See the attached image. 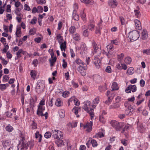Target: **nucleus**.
<instances>
[{
    "instance_id": "1",
    "label": "nucleus",
    "mask_w": 150,
    "mask_h": 150,
    "mask_svg": "<svg viewBox=\"0 0 150 150\" xmlns=\"http://www.w3.org/2000/svg\"><path fill=\"white\" fill-rule=\"evenodd\" d=\"M26 135L24 133H21V139L19 141V145L21 146V150H27L28 146V143H25L24 141L25 140Z\"/></svg>"
},
{
    "instance_id": "2",
    "label": "nucleus",
    "mask_w": 150,
    "mask_h": 150,
    "mask_svg": "<svg viewBox=\"0 0 150 150\" xmlns=\"http://www.w3.org/2000/svg\"><path fill=\"white\" fill-rule=\"evenodd\" d=\"M128 37L131 42H133L137 40L139 38V33L136 30L133 31L129 33Z\"/></svg>"
},
{
    "instance_id": "3",
    "label": "nucleus",
    "mask_w": 150,
    "mask_h": 150,
    "mask_svg": "<svg viewBox=\"0 0 150 150\" xmlns=\"http://www.w3.org/2000/svg\"><path fill=\"white\" fill-rule=\"evenodd\" d=\"M45 110V108L44 106H38V108L37 111V114L38 116L42 117L44 116L45 119L47 118L48 113L47 112L43 113L44 111Z\"/></svg>"
},
{
    "instance_id": "4",
    "label": "nucleus",
    "mask_w": 150,
    "mask_h": 150,
    "mask_svg": "<svg viewBox=\"0 0 150 150\" xmlns=\"http://www.w3.org/2000/svg\"><path fill=\"white\" fill-rule=\"evenodd\" d=\"M110 124L112 126L115 128L117 131L121 130V128L124 125L123 122H119L115 120L111 121Z\"/></svg>"
},
{
    "instance_id": "5",
    "label": "nucleus",
    "mask_w": 150,
    "mask_h": 150,
    "mask_svg": "<svg viewBox=\"0 0 150 150\" xmlns=\"http://www.w3.org/2000/svg\"><path fill=\"white\" fill-rule=\"evenodd\" d=\"M45 84L42 82H38L36 87V91L38 93H40L44 90Z\"/></svg>"
},
{
    "instance_id": "6",
    "label": "nucleus",
    "mask_w": 150,
    "mask_h": 150,
    "mask_svg": "<svg viewBox=\"0 0 150 150\" xmlns=\"http://www.w3.org/2000/svg\"><path fill=\"white\" fill-rule=\"evenodd\" d=\"M92 46L94 49V54L96 57L99 56L101 54L100 50L99 49L95 41L93 40L92 42Z\"/></svg>"
},
{
    "instance_id": "7",
    "label": "nucleus",
    "mask_w": 150,
    "mask_h": 150,
    "mask_svg": "<svg viewBox=\"0 0 150 150\" xmlns=\"http://www.w3.org/2000/svg\"><path fill=\"white\" fill-rule=\"evenodd\" d=\"M93 122L90 121L89 123H87L85 124L81 123L80 126L81 127H83V129H86L87 131H90L92 129V126Z\"/></svg>"
},
{
    "instance_id": "8",
    "label": "nucleus",
    "mask_w": 150,
    "mask_h": 150,
    "mask_svg": "<svg viewBox=\"0 0 150 150\" xmlns=\"http://www.w3.org/2000/svg\"><path fill=\"white\" fill-rule=\"evenodd\" d=\"M137 90V87L135 85H130L126 89L125 91L126 92L129 93H130L131 91L132 92H134Z\"/></svg>"
},
{
    "instance_id": "9",
    "label": "nucleus",
    "mask_w": 150,
    "mask_h": 150,
    "mask_svg": "<svg viewBox=\"0 0 150 150\" xmlns=\"http://www.w3.org/2000/svg\"><path fill=\"white\" fill-rule=\"evenodd\" d=\"M82 35L85 37H86L88 36L89 34V32L88 31L87 27L84 25L82 27Z\"/></svg>"
},
{
    "instance_id": "10",
    "label": "nucleus",
    "mask_w": 150,
    "mask_h": 150,
    "mask_svg": "<svg viewBox=\"0 0 150 150\" xmlns=\"http://www.w3.org/2000/svg\"><path fill=\"white\" fill-rule=\"evenodd\" d=\"M67 146V150H72V146L68 142H67L66 145L59 147L58 148V150H66Z\"/></svg>"
},
{
    "instance_id": "11",
    "label": "nucleus",
    "mask_w": 150,
    "mask_h": 150,
    "mask_svg": "<svg viewBox=\"0 0 150 150\" xmlns=\"http://www.w3.org/2000/svg\"><path fill=\"white\" fill-rule=\"evenodd\" d=\"M53 132V137L54 139L59 140L62 137L63 135L62 132Z\"/></svg>"
},
{
    "instance_id": "12",
    "label": "nucleus",
    "mask_w": 150,
    "mask_h": 150,
    "mask_svg": "<svg viewBox=\"0 0 150 150\" xmlns=\"http://www.w3.org/2000/svg\"><path fill=\"white\" fill-rule=\"evenodd\" d=\"M94 60L95 61H94L93 62L96 65V67L97 68H99L101 64L100 60L98 57H95Z\"/></svg>"
},
{
    "instance_id": "13",
    "label": "nucleus",
    "mask_w": 150,
    "mask_h": 150,
    "mask_svg": "<svg viewBox=\"0 0 150 150\" xmlns=\"http://www.w3.org/2000/svg\"><path fill=\"white\" fill-rule=\"evenodd\" d=\"M59 42L60 45V47L61 50L62 51H65L66 48V42L64 41V42H62V41L59 40Z\"/></svg>"
},
{
    "instance_id": "14",
    "label": "nucleus",
    "mask_w": 150,
    "mask_h": 150,
    "mask_svg": "<svg viewBox=\"0 0 150 150\" xmlns=\"http://www.w3.org/2000/svg\"><path fill=\"white\" fill-rule=\"evenodd\" d=\"M55 143L58 148L66 145L65 142L61 139L57 140L56 141Z\"/></svg>"
},
{
    "instance_id": "15",
    "label": "nucleus",
    "mask_w": 150,
    "mask_h": 150,
    "mask_svg": "<svg viewBox=\"0 0 150 150\" xmlns=\"http://www.w3.org/2000/svg\"><path fill=\"white\" fill-rule=\"evenodd\" d=\"M117 4V2L116 0H110L108 2L109 5L112 8L115 7Z\"/></svg>"
},
{
    "instance_id": "16",
    "label": "nucleus",
    "mask_w": 150,
    "mask_h": 150,
    "mask_svg": "<svg viewBox=\"0 0 150 150\" xmlns=\"http://www.w3.org/2000/svg\"><path fill=\"white\" fill-rule=\"evenodd\" d=\"M73 38L74 40L77 41H79L81 40L80 35L77 33H76L73 34Z\"/></svg>"
},
{
    "instance_id": "17",
    "label": "nucleus",
    "mask_w": 150,
    "mask_h": 150,
    "mask_svg": "<svg viewBox=\"0 0 150 150\" xmlns=\"http://www.w3.org/2000/svg\"><path fill=\"white\" fill-rule=\"evenodd\" d=\"M100 99L99 97H97L94 99L93 101V104L92 105V108H95L96 107L97 104L99 103Z\"/></svg>"
},
{
    "instance_id": "18",
    "label": "nucleus",
    "mask_w": 150,
    "mask_h": 150,
    "mask_svg": "<svg viewBox=\"0 0 150 150\" xmlns=\"http://www.w3.org/2000/svg\"><path fill=\"white\" fill-rule=\"evenodd\" d=\"M102 28V26L100 25V22L98 23L96 28L95 33L96 34L100 35V30Z\"/></svg>"
},
{
    "instance_id": "19",
    "label": "nucleus",
    "mask_w": 150,
    "mask_h": 150,
    "mask_svg": "<svg viewBox=\"0 0 150 150\" xmlns=\"http://www.w3.org/2000/svg\"><path fill=\"white\" fill-rule=\"evenodd\" d=\"M136 29H140L141 28V23L140 21L138 20H136L134 21Z\"/></svg>"
},
{
    "instance_id": "20",
    "label": "nucleus",
    "mask_w": 150,
    "mask_h": 150,
    "mask_svg": "<svg viewBox=\"0 0 150 150\" xmlns=\"http://www.w3.org/2000/svg\"><path fill=\"white\" fill-rule=\"evenodd\" d=\"M134 68L133 67H130L127 69L126 74L127 75H132L134 73Z\"/></svg>"
},
{
    "instance_id": "21",
    "label": "nucleus",
    "mask_w": 150,
    "mask_h": 150,
    "mask_svg": "<svg viewBox=\"0 0 150 150\" xmlns=\"http://www.w3.org/2000/svg\"><path fill=\"white\" fill-rule=\"evenodd\" d=\"M124 126V125L122 126V128H121V130H123V131H125L129 130L130 129L132 128V126L128 124H127L124 127H123V126Z\"/></svg>"
},
{
    "instance_id": "22",
    "label": "nucleus",
    "mask_w": 150,
    "mask_h": 150,
    "mask_svg": "<svg viewBox=\"0 0 150 150\" xmlns=\"http://www.w3.org/2000/svg\"><path fill=\"white\" fill-rule=\"evenodd\" d=\"M82 69L81 67H78V70L82 76H85L86 74V70H83Z\"/></svg>"
},
{
    "instance_id": "23",
    "label": "nucleus",
    "mask_w": 150,
    "mask_h": 150,
    "mask_svg": "<svg viewBox=\"0 0 150 150\" xmlns=\"http://www.w3.org/2000/svg\"><path fill=\"white\" fill-rule=\"evenodd\" d=\"M80 48L82 51L84 52V53H85L87 50V47L86 45L84 43H82L81 46Z\"/></svg>"
},
{
    "instance_id": "24",
    "label": "nucleus",
    "mask_w": 150,
    "mask_h": 150,
    "mask_svg": "<svg viewBox=\"0 0 150 150\" xmlns=\"http://www.w3.org/2000/svg\"><path fill=\"white\" fill-rule=\"evenodd\" d=\"M120 106V104L117 103H115L110 106V109H116L118 108Z\"/></svg>"
},
{
    "instance_id": "25",
    "label": "nucleus",
    "mask_w": 150,
    "mask_h": 150,
    "mask_svg": "<svg viewBox=\"0 0 150 150\" xmlns=\"http://www.w3.org/2000/svg\"><path fill=\"white\" fill-rule=\"evenodd\" d=\"M147 37V31L145 30H143L142 32V38L143 40H145Z\"/></svg>"
},
{
    "instance_id": "26",
    "label": "nucleus",
    "mask_w": 150,
    "mask_h": 150,
    "mask_svg": "<svg viewBox=\"0 0 150 150\" xmlns=\"http://www.w3.org/2000/svg\"><path fill=\"white\" fill-rule=\"evenodd\" d=\"M87 28L90 30L93 31H94V29L95 24L93 23H89L88 25Z\"/></svg>"
},
{
    "instance_id": "27",
    "label": "nucleus",
    "mask_w": 150,
    "mask_h": 150,
    "mask_svg": "<svg viewBox=\"0 0 150 150\" xmlns=\"http://www.w3.org/2000/svg\"><path fill=\"white\" fill-rule=\"evenodd\" d=\"M80 110L81 108L80 107H74L72 109V111L76 115H77L78 113V112Z\"/></svg>"
},
{
    "instance_id": "28",
    "label": "nucleus",
    "mask_w": 150,
    "mask_h": 150,
    "mask_svg": "<svg viewBox=\"0 0 150 150\" xmlns=\"http://www.w3.org/2000/svg\"><path fill=\"white\" fill-rule=\"evenodd\" d=\"M56 59L57 58L56 57H54L53 58H52L51 59H49V61L50 62L51 67L53 66L54 64L56 62Z\"/></svg>"
},
{
    "instance_id": "29",
    "label": "nucleus",
    "mask_w": 150,
    "mask_h": 150,
    "mask_svg": "<svg viewBox=\"0 0 150 150\" xmlns=\"http://www.w3.org/2000/svg\"><path fill=\"white\" fill-rule=\"evenodd\" d=\"M87 112L89 113L91 117V120H92L94 116V113L93 112V109L91 107H90V110H88Z\"/></svg>"
},
{
    "instance_id": "30",
    "label": "nucleus",
    "mask_w": 150,
    "mask_h": 150,
    "mask_svg": "<svg viewBox=\"0 0 150 150\" xmlns=\"http://www.w3.org/2000/svg\"><path fill=\"white\" fill-rule=\"evenodd\" d=\"M119 88L117 85V84L116 82H114L113 83L112 86V91L115 90H117Z\"/></svg>"
},
{
    "instance_id": "31",
    "label": "nucleus",
    "mask_w": 150,
    "mask_h": 150,
    "mask_svg": "<svg viewBox=\"0 0 150 150\" xmlns=\"http://www.w3.org/2000/svg\"><path fill=\"white\" fill-rule=\"evenodd\" d=\"M107 89L106 84L103 86H100L99 87V90L101 92H103Z\"/></svg>"
},
{
    "instance_id": "32",
    "label": "nucleus",
    "mask_w": 150,
    "mask_h": 150,
    "mask_svg": "<svg viewBox=\"0 0 150 150\" xmlns=\"http://www.w3.org/2000/svg\"><path fill=\"white\" fill-rule=\"evenodd\" d=\"M11 142L9 140H5L3 142L2 144L4 147H6L10 145Z\"/></svg>"
},
{
    "instance_id": "33",
    "label": "nucleus",
    "mask_w": 150,
    "mask_h": 150,
    "mask_svg": "<svg viewBox=\"0 0 150 150\" xmlns=\"http://www.w3.org/2000/svg\"><path fill=\"white\" fill-rule=\"evenodd\" d=\"M70 34H74L76 30V28L74 26H71L69 30Z\"/></svg>"
},
{
    "instance_id": "34",
    "label": "nucleus",
    "mask_w": 150,
    "mask_h": 150,
    "mask_svg": "<svg viewBox=\"0 0 150 150\" xmlns=\"http://www.w3.org/2000/svg\"><path fill=\"white\" fill-rule=\"evenodd\" d=\"M91 140V143L92 144V146L93 147H96L98 145V144L96 141L93 139L90 138Z\"/></svg>"
},
{
    "instance_id": "35",
    "label": "nucleus",
    "mask_w": 150,
    "mask_h": 150,
    "mask_svg": "<svg viewBox=\"0 0 150 150\" xmlns=\"http://www.w3.org/2000/svg\"><path fill=\"white\" fill-rule=\"evenodd\" d=\"M104 136V134L102 132H98L97 133L95 136L93 137L97 138H101Z\"/></svg>"
},
{
    "instance_id": "36",
    "label": "nucleus",
    "mask_w": 150,
    "mask_h": 150,
    "mask_svg": "<svg viewBox=\"0 0 150 150\" xmlns=\"http://www.w3.org/2000/svg\"><path fill=\"white\" fill-rule=\"evenodd\" d=\"M75 11H74L72 14L73 18L75 20L78 21L79 19V17L78 14L76 13Z\"/></svg>"
},
{
    "instance_id": "37",
    "label": "nucleus",
    "mask_w": 150,
    "mask_h": 150,
    "mask_svg": "<svg viewBox=\"0 0 150 150\" xmlns=\"http://www.w3.org/2000/svg\"><path fill=\"white\" fill-rule=\"evenodd\" d=\"M36 72L35 71L31 70L30 72V75L31 77L34 79H35L36 76Z\"/></svg>"
},
{
    "instance_id": "38",
    "label": "nucleus",
    "mask_w": 150,
    "mask_h": 150,
    "mask_svg": "<svg viewBox=\"0 0 150 150\" xmlns=\"http://www.w3.org/2000/svg\"><path fill=\"white\" fill-rule=\"evenodd\" d=\"M125 61L126 64H129L131 62V58L129 57H126L125 58Z\"/></svg>"
},
{
    "instance_id": "39",
    "label": "nucleus",
    "mask_w": 150,
    "mask_h": 150,
    "mask_svg": "<svg viewBox=\"0 0 150 150\" xmlns=\"http://www.w3.org/2000/svg\"><path fill=\"white\" fill-rule=\"evenodd\" d=\"M62 103L60 100L59 99H57L56 100L55 104L56 106L59 107L61 106Z\"/></svg>"
},
{
    "instance_id": "40",
    "label": "nucleus",
    "mask_w": 150,
    "mask_h": 150,
    "mask_svg": "<svg viewBox=\"0 0 150 150\" xmlns=\"http://www.w3.org/2000/svg\"><path fill=\"white\" fill-rule=\"evenodd\" d=\"M135 110V107L131 105L129 106L127 109V110H128V111H129L130 112H133Z\"/></svg>"
},
{
    "instance_id": "41",
    "label": "nucleus",
    "mask_w": 150,
    "mask_h": 150,
    "mask_svg": "<svg viewBox=\"0 0 150 150\" xmlns=\"http://www.w3.org/2000/svg\"><path fill=\"white\" fill-rule=\"evenodd\" d=\"M24 51H23L22 49H21L18 50V52L16 53V55L18 58H20L21 56V54L22 53L24 54Z\"/></svg>"
},
{
    "instance_id": "42",
    "label": "nucleus",
    "mask_w": 150,
    "mask_h": 150,
    "mask_svg": "<svg viewBox=\"0 0 150 150\" xmlns=\"http://www.w3.org/2000/svg\"><path fill=\"white\" fill-rule=\"evenodd\" d=\"M99 120L101 122L103 123H104L106 122V120L103 115H100V116Z\"/></svg>"
},
{
    "instance_id": "43",
    "label": "nucleus",
    "mask_w": 150,
    "mask_h": 150,
    "mask_svg": "<svg viewBox=\"0 0 150 150\" xmlns=\"http://www.w3.org/2000/svg\"><path fill=\"white\" fill-rule=\"evenodd\" d=\"M143 54H145L147 55H150V49H146L143 50L142 51Z\"/></svg>"
},
{
    "instance_id": "44",
    "label": "nucleus",
    "mask_w": 150,
    "mask_h": 150,
    "mask_svg": "<svg viewBox=\"0 0 150 150\" xmlns=\"http://www.w3.org/2000/svg\"><path fill=\"white\" fill-rule=\"evenodd\" d=\"M6 131H12L13 130V128L12 126L10 125H8L6 128Z\"/></svg>"
},
{
    "instance_id": "45",
    "label": "nucleus",
    "mask_w": 150,
    "mask_h": 150,
    "mask_svg": "<svg viewBox=\"0 0 150 150\" xmlns=\"http://www.w3.org/2000/svg\"><path fill=\"white\" fill-rule=\"evenodd\" d=\"M52 134L50 132H46L45 133L44 136L46 138H50Z\"/></svg>"
},
{
    "instance_id": "46",
    "label": "nucleus",
    "mask_w": 150,
    "mask_h": 150,
    "mask_svg": "<svg viewBox=\"0 0 150 150\" xmlns=\"http://www.w3.org/2000/svg\"><path fill=\"white\" fill-rule=\"evenodd\" d=\"M69 92L68 91H65L63 92L62 93V96L63 97L66 98L68 96L69 94Z\"/></svg>"
},
{
    "instance_id": "47",
    "label": "nucleus",
    "mask_w": 150,
    "mask_h": 150,
    "mask_svg": "<svg viewBox=\"0 0 150 150\" xmlns=\"http://www.w3.org/2000/svg\"><path fill=\"white\" fill-rule=\"evenodd\" d=\"M75 62L77 64L80 65L79 67H81V64H83V62L79 59H77L76 60Z\"/></svg>"
},
{
    "instance_id": "48",
    "label": "nucleus",
    "mask_w": 150,
    "mask_h": 150,
    "mask_svg": "<svg viewBox=\"0 0 150 150\" xmlns=\"http://www.w3.org/2000/svg\"><path fill=\"white\" fill-rule=\"evenodd\" d=\"M134 12L137 18H139L140 17V13L138 10H134Z\"/></svg>"
},
{
    "instance_id": "49",
    "label": "nucleus",
    "mask_w": 150,
    "mask_h": 150,
    "mask_svg": "<svg viewBox=\"0 0 150 150\" xmlns=\"http://www.w3.org/2000/svg\"><path fill=\"white\" fill-rule=\"evenodd\" d=\"M64 112V110H62L59 112V115L62 118H63L65 116Z\"/></svg>"
},
{
    "instance_id": "50",
    "label": "nucleus",
    "mask_w": 150,
    "mask_h": 150,
    "mask_svg": "<svg viewBox=\"0 0 150 150\" xmlns=\"http://www.w3.org/2000/svg\"><path fill=\"white\" fill-rule=\"evenodd\" d=\"M37 21V19L36 18L34 17L33 19L31 20L30 23L32 24H34L36 23Z\"/></svg>"
},
{
    "instance_id": "51",
    "label": "nucleus",
    "mask_w": 150,
    "mask_h": 150,
    "mask_svg": "<svg viewBox=\"0 0 150 150\" xmlns=\"http://www.w3.org/2000/svg\"><path fill=\"white\" fill-rule=\"evenodd\" d=\"M81 67L82 68H83L84 70H86L87 69V65L85 64L83 62V64H81Z\"/></svg>"
},
{
    "instance_id": "52",
    "label": "nucleus",
    "mask_w": 150,
    "mask_h": 150,
    "mask_svg": "<svg viewBox=\"0 0 150 150\" xmlns=\"http://www.w3.org/2000/svg\"><path fill=\"white\" fill-rule=\"evenodd\" d=\"M105 71L108 73L111 72V69L110 66H108L106 68Z\"/></svg>"
},
{
    "instance_id": "53",
    "label": "nucleus",
    "mask_w": 150,
    "mask_h": 150,
    "mask_svg": "<svg viewBox=\"0 0 150 150\" xmlns=\"http://www.w3.org/2000/svg\"><path fill=\"white\" fill-rule=\"evenodd\" d=\"M122 143L125 146L127 145V140L125 139H122L121 140Z\"/></svg>"
},
{
    "instance_id": "54",
    "label": "nucleus",
    "mask_w": 150,
    "mask_h": 150,
    "mask_svg": "<svg viewBox=\"0 0 150 150\" xmlns=\"http://www.w3.org/2000/svg\"><path fill=\"white\" fill-rule=\"evenodd\" d=\"M81 17L83 20L85 22L86 21V14L83 13L82 14H81Z\"/></svg>"
},
{
    "instance_id": "55",
    "label": "nucleus",
    "mask_w": 150,
    "mask_h": 150,
    "mask_svg": "<svg viewBox=\"0 0 150 150\" xmlns=\"http://www.w3.org/2000/svg\"><path fill=\"white\" fill-rule=\"evenodd\" d=\"M29 34L30 35H33L35 33V32L34 30V29H31L29 32Z\"/></svg>"
},
{
    "instance_id": "56",
    "label": "nucleus",
    "mask_w": 150,
    "mask_h": 150,
    "mask_svg": "<svg viewBox=\"0 0 150 150\" xmlns=\"http://www.w3.org/2000/svg\"><path fill=\"white\" fill-rule=\"evenodd\" d=\"M140 84L141 86L143 87L145 85V81L143 79H141L140 81Z\"/></svg>"
},
{
    "instance_id": "57",
    "label": "nucleus",
    "mask_w": 150,
    "mask_h": 150,
    "mask_svg": "<svg viewBox=\"0 0 150 150\" xmlns=\"http://www.w3.org/2000/svg\"><path fill=\"white\" fill-rule=\"evenodd\" d=\"M119 18L121 22V24L122 25H124L125 24V20L123 17H120Z\"/></svg>"
},
{
    "instance_id": "58",
    "label": "nucleus",
    "mask_w": 150,
    "mask_h": 150,
    "mask_svg": "<svg viewBox=\"0 0 150 150\" xmlns=\"http://www.w3.org/2000/svg\"><path fill=\"white\" fill-rule=\"evenodd\" d=\"M124 54L121 53L120 55H118V59L119 61H121V60L123 59L124 57Z\"/></svg>"
},
{
    "instance_id": "59",
    "label": "nucleus",
    "mask_w": 150,
    "mask_h": 150,
    "mask_svg": "<svg viewBox=\"0 0 150 150\" xmlns=\"http://www.w3.org/2000/svg\"><path fill=\"white\" fill-rule=\"evenodd\" d=\"M32 12L33 13H34L36 12L39 13V12L38 8L35 7H34L32 9Z\"/></svg>"
},
{
    "instance_id": "60",
    "label": "nucleus",
    "mask_w": 150,
    "mask_h": 150,
    "mask_svg": "<svg viewBox=\"0 0 150 150\" xmlns=\"http://www.w3.org/2000/svg\"><path fill=\"white\" fill-rule=\"evenodd\" d=\"M24 9L28 11H30L31 10L30 7L26 4H25L24 5Z\"/></svg>"
},
{
    "instance_id": "61",
    "label": "nucleus",
    "mask_w": 150,
    "mask_h": 150,
    "mask_svg": "<svg viewBox=\"0 0 150 150\" xmlns=\"http://www.w3.org/2000/svg\"><path fill=\"white\" fill-rule=\"evenodd\" d=\"M0 59L1 60L3 61L4 64L6 65V64H7L8 63L7 61L5 60L3 58L2 56L0 57Z\"/></svg>"
},
{
    "instance_id": "62",
    "label": "nucleus",
    "mask_w": 150,
    "mask_h": 150,
    "mask_svg": "<svg viewBox=\"0 0 150 150\" xmlns=\"http://www.w3.org/2000/svg\"><path fill=\"white\" fill-rule=\"evenodd\" d=\"M45 100H42L40 102L39 105L38 106H43L45 105Z\"/></svg>"
},
{
    "instance_id": "63",
    "label": "nucleus",
    "mask_w": 150,
    "mask_h": 150,
    "mask_svg": "<svg viewBox=\"0 0 150 150\" xmlns=\"http://www.w3.org/2000/svg\"><path fill=\"white\" fill-rule=\"evenodd\" d=\"M57 39L59 40V41H60V40H61L60 41H62L63 39L62 37L61 36L60 34L57 35Z\"/></svg>"
},
{
    "instance_id": "64",
    "label": "nucleus",
    "mask_w": 150,
    "mask_h": 150,
    "mask_svg": "<svg viewBox=\"0 0 150 150\" xmlns=\"http://www.w3.org/2000/svg\"><path fill=\"white\" fill-rule=\"evenodd\" d=\"M41 40V38L40 37H38L36 38H35L34 39V40L38 43H39Z\"/></svg>"
}]
</instances>
